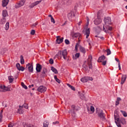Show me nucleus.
<instances>
[{
  "instance_id": "nucleus-1",
  "label": "nucleus",
  "mask_w": 127,
  "mask_h": 127,
  "mask_svg": "<svg viewBox=\"0 0 127 127\" xmlns=\"http://www.w3.org/2000/svg\"><path fill=\"white\" fill-rule=\"evenodd\" d=\"M67 55H68V53L67 52V50L64 49L62 51H60L58 52V54L56 55V57H57V58H62V57L64 58V60H66L67 59Z\"/></svg>"
},
{
  "instance_id": "nucleus-2",
  "label": "nucleus",
  "mask_w": 127,
  "mask_h": 127,
  "mask_svg": "<svg viewBox=\"0 0 127 127\" xmlns=\"http://www.w3.org/2000/svg\"><path fill=\"white\" fill-rule=\"evenodd\" d=\"M96 114H98V116L99 118H100V120L102 121H106V114L104 113L103 110L97 108Z\"/></svg>"
},
{
  "instance_id": "nucleus-3",
  "label": "nucleus",
  "mask_w": 127,
  "mask_h": 127,
  "mask_svg": "<svg viewBox=\"0 0 127 127\" xmlns=\"http://www.w3.org/2000/svg\"><path fill=\"white\" fill-rule=\"evenodd\" d=\"M105 26H103V31L105 32H107V30L106 28H105V26H109V25H111L112 24V21L111 20V17H107L105 18L104 19Z\"/></svg>"
},
{
  "instance_id": "nucleus-4",
  "label": "nucleus",
  "mask_w": 127,
  "mask_h": 127,
  "mask_svg": "<svg viewBox=\"0 0 127 127\" xmlns=\"http://www.w3.org/2000/svg\"><path fill=\"white\" fill-rule=\"evenodd\" d=\"M101 12V11H99L97 13V18H96L94 21V23L95 25H98V24H100L102 23V19L101 18V16H100V13Z\"/></svg>"
},
{
  "instance_id": "nucleus-5",
  "label": "nucleus",
  "mask_w": 127,
  "mask_h": 127,
  "mask_svg": "<svg viewBox=\"0 0 127 127\" xmlns=\"http://www.w3.org/2000/svg\"><path fill=\"white\" fill-rule=\"evenodd\" d=\"M47 90L46 87L44 86H40L37 89V91L39 92L40 93H45Z\"/></svg>"
},
{
  "instance_id": "nucleus-6",
  "label": "nucleus",
  "mask_w": 127,
  "mask_h": 127,
  "mask_svg": "<svg viewBox=\"0 0 127 127\" xmlns=\"http://www.w3.org/2000/svg\"><path fill=\"white\" fill-rule=\"evenodd\" d=\"M88 65L89 69H92L93 66L92 65V56H89L87 59Z\"/></svg>"
},
{
  "instance_id": "nucleus-7",
  "label": "nucleus",
  "mask_w": 127,
  "mask_h": 127,
  "mask_svg": "<svg viewBox=\"0 0 127 127\" xmlns=\"http://www.w3.org/2000/svg\"><path fill=\"white\" fill-rule=\"evenodd\" d=\"M92 80H93V79H91V77L86 76L81 78L80 81L82 82V83H86V82H88V81H92Z\"/></svg>"
},
{
  "instance_id": "nucleus-8",
  "label": "nucleus",
  "mask_w": 127,
  "mask_h": 127,
  "mask_svg": "<svg viewBox=\"0 0 127 127\" xmlns=\"http://www.w3.org/2000/svg\"><path fill=\"white\" fill-rule=\"evenodd\" d=\"M25 2V0H21L18 3H17L15 5L16 8H19V7H21V6H22L24 5V3Z\"/></svg>"
},
{
  "instance_id": "nucleus-9",
  "label": "nucleus",
  "mask_w": 127,
  "mask_h": 127,
  "mask_svg": "<svg viewBox=\"0 0 127 127\" xmlns=\"http://www.w3.org/2000/svg\"><path fill=\"white\" fill-rule=\"evenodd\" d=\"M72 37H75V38H77V37H78V42H80L81 41V39H82V35L80 33H75L72 34Z\"/></svg>"
},
{
  "instance_id": "nucleus-10",
  "label": "nucleus",
  "mask_w": 127,
  "mask_h": 127,
  "mask_svg": "<svg viewBox=\"0 0 127 127\" xmlns=\"http://www.w3.org/2000/svg\"><path fill=\"white\" fill-rule=\"evenodd\" d=\"M41 69H42V65L39 64H37L36 67V72L38 73H40V72H41Z\"/></svg>"
},
{
  "instance_id": "nucleus-11",
  "label": "nucleus",
  "mask_w": 127,
  "mask_h": 127,
  "mask_svg": "<svg viewBox=\"0 0 127 127\" xmlns=\"http://www.w3.org/2000/svg\"><path fill=\"white\" fill-rule=\"evenodd\" d=\"M121 85H124L125 84V82H126V80H127V75L123 74L121 77Z\"/></svg>"
},
{
  "instance_id": "nucleus-12",
  "label": "nucleus",
  "mask_w": 127,
  "mask_h": 127,
  "mask_svg": "<svg viewBox=\"0 0 127 127\" xmlns=\"http://www.w3.org/2000/svg\"><path fill=\"white\" fill-rule=\"evenodd\" d=\"M0 89L2 90L3 92H6L7 91H10L9 88L5 87L4 85H0Z\"/></svg>"
},
{
  "instance_id": "nucleus-13",
  "label": "nucleus",
  "mask_w": 127,
  "mask_h": 127,
  "mask_svg": "<svg viewBox=\"0 0 127 127\" xmlns=\"http://www.w3.org/2000/svg\"><path fill=\"white\" fill-rule=\"evenodd\" d=\"M16 67L19 71H24V67L20 66V64L17 63L16 64Z\"/></svg>"
},
{
  "instance_id": "nucleus-14",
  "label": "nucleus",
  "mask_w": 127,
  "mask_h": 127,
  "mask_svg": "<svg viewBox=\"0 0 127 127\" xmlns=\"http://www.w3.org/2000/svg\"><path fill=\"white\" fill-rule=\"evenodd\" d=\"M63 39H64V38L62 37L61 38H60V36H58L57 39L56 40L57 43H58V44H60V43H62L63 42Z\"/></svg>"
},
{
  "instance_id": "nucleus-15",
  "label": "nucleus",
  "mask_w": 127,
  "mask_h": 127,
  "mask_svg": "<svg viewBox=\"0 0 127 127\" xmlns=\"http://www.w3.org/2000/svg\"><path fill=\"white\" fill-rule=\"evenodd\" d=\"M8 2H9V0H3L2 1V5L3 7L6 6L7 4H8Z\"/></svg>"
},
{
  "instance_id": "nucleus-16",
  "label": "nucleus",
  "mask_w": 127,
  "mask_h": 127,
  "mask_svg": "<svg viewBox=\"0 0 127 127\" xmlns=\"http://www.w3.org/2000/svg\"><path fill=\"white\" fill-rule=\"evenodd\" d=\"M114 119H115V122L116 125L117 124H119V123H120V121L121 119H120L119 116L114 115Z\"/></svg>"
},
{
  "instance_id": "nucleus-17",
  "label": "nucleus",
  "mask_w": 127,
  "mask_h": 127,
  "mask_svg": "<svg viewBox=\"0 0 127 127\" xmlns=\"http://www.w3.org/2000/svg\"><path fill=\"white\" fill-rule=\"evenodd\" d=\"M67 17L69 18V19H72L73 17H75V14L73 12L69 13L67 15Z\"/></svg>"
},
{
  "instance_id": "nucleus-18",
  "label": "nucleus",
  "mask_w": 127,
  "mask_h": 127,
  "mask_svg": "<svg viewBox=\"0 0 127 127\" xmlns=\"http://www.w3.org/2000/svg\"><path fill=\"white\" fill-rule=\"evenodd\" d=\"M72 3V0H63V3L64 4H70Z\"/></svg>"
},
{
  "instance_id": "nucleus-19",
  "label": "nucleus",
  "mask_w": 127,
  "mask_h": 127,
  "mask_svg": "<svg viewBox=\"0 0 127 127\" xmlns=\"http://www.w3.org/2000/svg\"><path fill=\"white\" fill-rule=\"evenodd\" d=\"M106 59V57L104 55H102L100 57L98 60V62H102V61H104Z\"/></svg>"
},
{
  "instance_id": "nucleus-20",
  "label": "nucleus",
  "mask_w": 127,
  "mask_h": 127,
  "mask_svg": "<svg viewBox=\"0 0 127 127\" xmlns=\"http://www.w3.org/2000/svg\"><path fill=\"white\" fill-rule=\"evenodd\" d=\"M120 123L122 124V125H126L127 124V121H126V119L124 118H120Z\"/></svg>"
},
{
  "instance_id": "nucleus-21",
  "label": "nucleus",
  "mask_w": 127,
  "mask_h": 127,
  "mask_svg": "<svg viewBox=\"0 0 127 127\" xmlns=\"http://www.w3.org/2000/svg\"><path fill=\"white\" fill-rule=\"evenodd\" d=\"M17 113L18 114H20V115H22V114H23L24 113V110H23V108L20 106V109H18Z\"/></svg>"
},
{
  "instance_id": "nucleus-22",
  "label": "nucleus",
  "mask_w": 127,
  "mask_h": 127,
  "mask_svg": "<svg viewBox=\"0 0 127 127\" xmlns=\"http://www.w3.org/2000/svg\"><path fill=\"white\" fill-rule=\"evenodd\" d=\"M28 71L31 73L33 72V64H31V65L29 66H28Z\"/></svg>"
},
{
  "instance_id": "nucleus-23",
  "label": "nucleus",
  "mask_w": 127,
  "mask_h": 127,
  "mask_svg": "<svg viewBox=\"0 0 127 127\" xmlns=\"http://www.w3.org/2000/svg\"><path fill=\"white\" fill-rule=\"evenodd\" d=\"M85 35H86V38H88L89 37V36H90V29L89 28H88L85 30Z\"/></svg>"
},
{
  "instance_id": "nucleus-24",
  "label": "nucleus",
  "mask_w": 127,
  "mask_h": 127,
  "mask_svg": "<svg viewBox=\"0 0 127 127\" xmlns=\"http://www.w3.org/2000/svg\"><path fill=\"white\" fill-rule=\"evenodd\" d=\"M79 50L80 52H81L82 53H83V54H85V53H86V49L82 46H80Z\"/></svg>"
},
{
  "instance_id": "nucleus-25",
  "label": "nucleus",
  "mask_w": 127,
  "mask_h": 127,
  "mask_svg": "<svg viewBox=\"0 0 127 127\" xmlns=\"http://www.w3.org/2000/svg\"><path fill=\"white\" fill-rule=\"evenodd\" d=\"M8 79L9 83H12V82H13V80H14V78L11 75L9 76L8 77Z\"/></svg>"
},
{
  "instance_id": "nucleus-26",
  "label": "nucleus",
  "mask_w": 127,
  "mask_h": 127,
  "mask_svg": "<svg viewBox=\"0 0 127 127\" xmlns=\"http://www.w3.org/2000/svg\"><path fill=\"white\" fill-rule=\"evenodd\" d=\"M51 70H52L55 74H58V70L53 66L51 67Z\"/></svg>"
},
{
  "instance_id": "nucleus-27",
  "label": "nucleus",
  "mask_w": 127,
  "mask_h": 127,
  "mask_svg": "<svg viewBox=\"0 0 127 127\" xmlns=\"http://www.w3.org/2000/svg\"><path fill=\"white\" fill-rule=\"evenodd\" d=\"M3 113V110H1L0 112V123L2 122L3 115L2 113Z\"/></svg>"
},
{
  "instance_id": "nucleus-28",
  "label": "nucleus",
  "mask_w": 127,
  "mask_h": 127,
  "mask_svg": "<svg viewBox=\"0 0 127 127\" xmlns=\"http://www.w3.org/2000/svg\"><path fill=\"white\" fill-rule=\"evenodd\" d=\"M71 108L73 109L74 111H78L80 109L79 106H75V105H72Z\"/></svg>"
},
{
  "instance_id": "nucleus-29",
  "label": "nucleus",
  "mask_w": 127,
  "mask_h": 127,
  "mask_svg": "<svg viewBox=\"0 0 127 127\" xmlns=\"http://www.w3.org/2000/svg\"><path fill=\"white\" fill-rule=\"evenodd\" d=\"M80 57V53H78L74 55V57H73L74 60H76V59H78Z\"/></svg>"
},
{
  "instance_id": "nucleus-30",
  "label": "nucleus",
  "mask_w": 127,
  "mask_h": 127,
  "mask_svg": "<svg viewBox=\"0 0 127 127\" xmlns=\"http://www.w3.org/2000/svg\"><path fill=\"white\" fill-rule=\"evenodd\" d=\"M46 73H47V69L45 67H44L43 68V71L42 73L43 74L44 76H46Z\"/></svg>"
},
{
  "instance_id": "nucleus-31",
  "label": "nucleus",
  "mask_w": 127,
  "mask_h": 127,
  "mask_svg": "<svg viewBox=\"0 0 127 127\" xmlns=\"http://www.w3.org/2000/svg\"><path fill=\"white\" fill-rule=\"evenodd\" d=\"M2 15L4 17H5V16L7 15V11H6V10H4L2 11Z\"/></svg>"
},
{
  "instance_id": "nucleus-32",
  "label": "nucleus",
  "mask_w": 127,
  "mask_h": 127,
  "mask_svg": "<svg viewBox=\"0 0 127 127\" xmlns=\"http://www.w3.org/2000/svg\"><path fill=\"white\" fill-rule=\"evenodd\" d=\"M5 30H8V29L9 28V22H7L5 25Z\"/></svg>"
},
{
  "instance_id": "nucleus-33",
  "label": "nucleus",
  "mask_w": 127,
  "mask_h": 127,
  "mask_svg": "<svg viewBox=\"0 0 127 127\" xmlns=\"http://www.w3.org/2000/svg\"><path fill=\"white\" fill-rule=\"evenodd\" d=\"M48 126H49V123H48L47 121H45L44 122L43 127H48Z\"/></svg>"
},
{
  "instance_id": "nucleus-34",
  "label": "nucleus",
  "mask_w": 127,
  "mask_h": 127,
  "mask_svg": "<svg viewBox=\"0 0 127 127\" xmlns=\"http://www.w3.org/2000/svg\"><path fill=\"white\" fill-rule=\"evenodd\" d=\"M120 112L123 115L124 117H127V112H126V111L121 110Z\"/></svg>"
},
{
  "instance_id": "nucleus-35",
  "label": "nucleus",
  "mask_w": 127,
  "mask_h": 127,
  "mask_svg": "<svg viewBox=\"0 0 127 127\" xmlns=\"http://www.w3.org/2000/svg\"><path fill=\"white\" fill-rule=\"evenodd\" d=\"M6 51H7V49H6V48L2 49L1 50V54H3L5 53V52H6Z\"/></svg>"
},
{
  "instance_id": "nucleus-36",
  "label": "nucleus",
  "mask_w": 127,
  "mask_h": 127,
  "mask_svg": "<svg viewBox=\"0 0 127 127\" xmlns=\"http://www.w3.org/2000/svg\"><path fill=\"white\" fill-rule=\"evenodd\" d=\"M20 63L21 64H23L24 63V59H23V56H20Z\"/></svg>"
},
{
  "instance_id": "nucleus-37",
  "label": "nucleus",
  "mask_w": 127,
  "mask_h": 127,
  "mask_svg": "<svg viewBox=\"0 0 127 127\" xmlns=\"http://www.w3.org/2000/svg\"><path fill=\"white\" fill-rule=\"evenodd\" d=\"M106 52H107V55L109 56V55H111V50H110V49H108L106 50Z\"/></svg>"
},
{
  "instance_id": "nucleus-38",
  "label": "nucleus",
  "mask_w": 127,
  "mask_h": 127,
  "mask_svg": "<svg viewBox=\"0 0 127 127\" xmlns=\"http://www.w3.org/2000/svg\"><path fill=\"white\" fill-rule=\"evenodd\" d=\"M1 24H4L5 23V18H3L0 21Z\"/></svg>"
},
{
  "instance_id": "nucleus-39",
  "label": "nucleus",
  "mask_w": 127,
  "mask_h": 127,
  "mask_svg": "<svg viewBox=\"0 0 127 127\" xmlns=\"http://www.w3.org/2000/svg\"><path fill=\"white\" fill-rule=\"evenodd\" d=\"M21 86L24 88V89H25V90H27V86L24 84V83L21 82Z\"/></svg>"
},
{
  "instance_id": "nucleus-40",
  "label": "nucleus",
  "mask_w": 127,
  "mask_h": 127,
  "mask_svg": "<svg viewBox=\"0 0 127 127\" xmlns=\"http://www.w3.org/2000/svg\"><path fill=\"white\" fill-rule=\"evenodd\" d=\"M22 107L23 108H24L25 109H28V104H24Z\"/></svg>"
},
{
  "instance_id": "nucleus-41",
  "label": "nucleus",
  "mask_w": 127,
  "mask_h": 127,
  "mask_svg": "<svg viewBox=\"0 0 127 127\" xmlns=\"http://www.w3.org/2000/svg\"><path fill=\"white\" fill-rule=\"evenodd\" d=\"M90 111H91V112H92V113H94V112H95V108H94V107H93V106H91L90 107Z\"/></svg>"
},
{
  "instance_id": "nucleus-42",
  "label": "nucleus",
  "mask_w": 127,
  "mask_h": 127,
  "mask_svg": "<svg viewBox=\"0 0 127 127\" xmlns=\"http://www.w3.org/2000/svg\"><path fill=\"white\" fill-rule=\"evenodd\" d=\"M35 5V4L34 3V2H33L32 4H31V5L29 6V7H30V8H32L33 7H34Z\"/></svg>"
},
{
  "instance_id": "nucleus-43",
  "label": "nucleus",
  "mask_w": 127,
  "mask_h": 127,
  "mask_svg": "<svg viewBox=\"0 0 127 127\" xmlns=\"http://www.w3.org/2000/svg\"><path fill=\"white\" fill-rule=\"evenodd\" d=\"M41 2V0L36 1V2H34L35 3V5H37V4H39L40 2Z\"/></svg>"
},
{
  "instance_id": "nucleus-44",
  "label": "nucleus",
  "mask_w": 127,
  "mask_h": 127,
  "mask_svg": "<svg viewBox=\"0 0 127 127\" xmlns=\"http://www.w3.org/2000/svg\"><path fill=\"white\" fill-rule=\"evenodd\" d=\"M14 126V124H13V123H10L8 124V127H13Z\"/></svg>"
},
{
  "instance_id": "nucleus-45",
  "label": "nucleus",
  "mask_w": 127,
  "mask_h": 127,
  "mask_svg": "<svg viewBox=\"0 0 127 127\" xmlns=\"http://www.w3.org/2000/svg\"><path fill=\"white\" fill-rule=\"evenodd\" d=\"M65 44H67V45L70 44V41H69L68 40V39H65Z\"/></svg>"
},
{
  "instance_id": "nucleus-46",
  "label": "nucleus",
  "mask_w": 127,
  "mask_h": 127,
  "mask_svg": "<svg viewBox=\"0 0 127 127\" xmlns=\"http://www.w3.org/2000/svg\"><path fill=\"white\" fill-rule=\"evenodd\" d=\"M80 99H81V100H85V96H84V94H81Z\"/></svg>"
},
{
  "instance_id": "nucleus-47",
  "label": "nucleus",
  "mask_w": 127,
  "mask_h": 127,
  "mask_svg": "<svg viewBox=\"0 0 127 127\" xmlns=\"http://www.w3.org/2000/svg\"><path fill=\"white\" fill-rule=\"evenodd\" d=\"M51 21L54 24L55 23V20L53 17L51 18Z\"/></svg>"
},
{
  "instance_id": "nucleus-48",
  "label": "nucleus",
  "mask_w": 127,
  "mask_h": 127,
  "mask_svg": "<svg viewBox=\"0 0 127 127\" xmlns=\"http://www.w3.org/2000/svg\"><path fill=\"white\" fill-rule=\"evenodd\" d=\"M49 63H50V64H53V63H54L53 59H51L49 60Z\"/></svg>"
},
{
  "instance_id": "nucleus-49",
  "label": "nucleus",
  "mask_w": 127,
  "mask_h": 127,
  "mask_svg": "<svg viewBox=\"0 0 127 127\" xmlns=\"http://www.w3.org/2000/svg\"><path fill=\"white\" fill-rule=\"evenodd\" d=\"M35 33V30H32L31 31V34L32 35H34Z\"/></svg>"
},
{
  "instance_id": "nucleus-50",
  "label": "nucleus",
  "mask_w": 127,
  "mask_h": 127,
  "mask_svg": "<svg viewBox=\"0 0 127 127\" xmlns=\"http://www.w3.org/2000/svg\"><path fill=\"white\" fill-rule=\"evenodd\" d=\"M38 24V23L37 22H36L32 25V27H35V26H36V25H37Z\"/></svg>"
},
{
  "instance_id": "nucleus-51",
  "label": "nucleus",
  "mask_w": 127,
  "mask_h": 127,
  "mask_svg": "<svg viewBox=\"0 0 127 127\" xmlns=\"http://www.w3.org/2000/svg\"><path fill=\"white\" fill-rule=\"evenodd\" d=\"M106 64H107V61L102 62V65H103V66L106 65Z\"/></svg>"
},
{
  "instance_id": "nucleus-52",
  "label": "nucleus",
  "mask_w": 127,
  "mask_h": 127,
  "mask_svg": "<svg viewBox=\"0 0 127 127\" xmlns=\"http://www.w3.org/2000/svg\"><path fill=\"white\" fill-rule=\"evenodd\" d=\"M116 125L118 127H122V126L121 125V123L119 122V123H117Z\"/></svg>"
},
{
  "instance_id": "nucleus-53",
  "label": "nucleus",
  "mask_w": 127,
  "mask_h": 127,
  "mask_svg": "<svg viewBox=\"0 0 127 127\" xmlns=\"http://www.w3.org/2000/svg\"><path fill=\"white\" fill-rule=\"evenodd\" d=\"M56 82H57L58 83H59V84H60L61 83V81L59 79L57 78V80H56Z\"/></svg>"
},
{
  "instance_id": "nucleus-54",
  "label": "nucleus",
  "mask_w": 127,
  "mask_h": 127,
  "mask_svg": "<svg viewBox=\"0 0 127 127\" xmlns=\"http://www.w3.org/2000/svg\"><path fill=\"white\" fill-rule=\"evenodd\" d=\"M118 68H119V70H121V63H118Z\"/></svg>"
},
{
  "instance_id": "nucleus-55",
  "label": "nucleus",
  "mask_w": 127,
  "mask_h": 127,
  "mask_svg": "<svg viewBox=\"0 0 127 127\" xmlns=\"http://www.w3.org/2000/svg\"><path fill=\"white\" fill-rule=\"evenodd\" d=\"M118 105H120V102L119 101H116V106H118Z\"/></svg>"
},
{
  "instance_id": "nucleus-56",
  "label": "nucleus",
  "mask_w": 127,
  "mask_h": 127,
  "mask_svg": "<svg viewBox=\"0 0 127 127\" xmlns=\"http://www.w3.org/2000/svg\"><path fill=\"white\" fill-rule=\"evenodd\" d=\"M77 45H79V44H78V43H76V45L75 46V50H77L78 49V48H77Z\"/></svg>"
},
{
  "instance_id": "nucleus-57",
  "label": "nucleus",
  "mask_w": 127,
  "mask_h": 127,
  "mask_svg": "<svg viewBox=\"0 0 127 127\" xmlns=\"http://www.w3.org/2000/svg\"><path fill=\"white\" fill-rule=\"evenodd\" d=\"M121 100L122 99H121V98L118 97L116 101H117L118 102H120V101H121Z\"/></svg>"
},
{
  "instance_id": "nucleus-58",
  "label": "nucleus",
  "mask_w": 127,
  "mask_h": 127,
  "mask_svg": "<svg viewBox=\"0 0 127 127\" xmlns=\"http://www.w3.org/2000/svg\"><path fill=\"white\" fill-rule=\"evenodd\" d=\"M70 89H71L73 91H75V87H74L73 86H71Z\"/></svg>"
},
{
  "instance_id": "nucleus-59",
  "label": "nucleus",
  "mask_w": 127,
  "mask_h": 127,
  "mask_svg": "<svg viewBox=\"0 0 127 127\" xmlns=\"http://www.w3.org/2000/svg\"><path fill=\"white\" fill-rule=\"evenodd\" d=\"M53 124H54L55 125H57V124H59V122L58 121H56V122L53 123Z\"/></svg>"
},
{
  "instance_id": "nucleus-60",
  "label": "nucleus",
  "mask_w": 127,
  "mask_h": 127,
  "mask_svg": "<svg viewBox=\"0 0 127 127\" xmlns=\"http://www.w3.org/2000/svg\"><path fill=\"white\" fill-rule=\"evenodd\" d=\"M115 60H116V61H117V62H118V63H120V60H119L117 58H115Z\"/></svg>"
},
{
  "instance_id": "nucleus-61",
  "label": "nucleus",
  "mask_w": 127,
  "mask_h": 127,
  "mask_svg": "<svg viewBox=\"0 0 127 127\" xmlns=\"http://www.w3.org/2000/svg\"><path fill=\"white\" fill-rule=\"evenodd\" d=\"M67 86H68V87H69V88H71V87H72V85H70V84H69V83L67 84Z\"/></svg>"
},
{
  "instance_id": "nucleus-62",
  "label": "nucleus",
  "mask_w": 127,
  "mask_h": 127,
  "mask_svg": "<svg viewBox=\"0 0 127 127\" xmlns=\"http://www.w3.org/2000/svg\"><path fill=\"white\" fill-rule=\"evenodd\" d=\"M81 23H82V21H80L78 22V25H81Z\"/></svg>"
},
{
  "instance_id": "nucleus-63",
  "label": "nucleus",
  "mask_w": 127,
  "mask_h": 127,
  "mask_svg": "<svg viewBox=\"0 0 127 127\" xmlns=\"http://www.w3.org/2000/svg\"><path fill=\"white\" fill-rule=\"evenodd\" d=\"M108 29H109V30H112V27H109Z\"/></svg>"
},
{
  "instance_id": "nucleus-64",
  "label": "nucleus",
  "mask_w": 127,
  "mask_h": 127,
  "mask_svg": "<svg viewBox=\"0 0 127 127\" xmlns=\"http://www.w3.org/2000/svg\"><path fill=\"white\" fill-rule=\"evenodd\" d=\"M30 65H31V64H30L28 63V64H27L26 66H28L29 67V66H30Z\"/></svg>"
}]
</instances>
